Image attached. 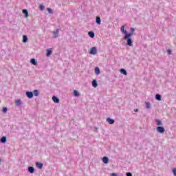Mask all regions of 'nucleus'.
<instances>
[{
	"mask_svg": "<svg viewBox=\"0 0 176 176\" xmlns=\"http://www.w3.org/2000/svg\"><path fill=\"white\" fill-rule=\"evenodd\" d=\"M22 13L25 14V18L28 17V10H27V9L23 10Z\"/></svg>",
	"mask_w": 176,
	"mask_h": 176,
	"instance_id": "obj_15",
	"label": "nucleus"
},
{
	"mask_svg": "<svg viewBox=\"0 0 176 176\" xmlns=\"http://www.w3.org/2000/svg\"><path fill=\"white\" fill-rule=\"evenodd\" d=\"M52 55V50H47V57H50V56Z\"/></svg>",
	"mask_w": 176,
	"mask_h": 176,
	"instance_id": "obj_23",
	"label": "nucleus"
},
{
	"mask_svg": "<svg viewBox=\"0 0 176 176\" xmlns=\"http://www.w3.org/2000/svg\"><path fill=\"white\" fill-rule=\"evenodd\" d=\"M47 10L50 14H53L54 13L52 8H47Z\"/></svg>",
	"mask_w": 176,
	"mask_h": 176,
	"instance_id": "obj_25",
	"label": "nucleus"
},
{
	"mask_svg": "<svg viewBox=\"0 0 176 176\" xmlns=\"http://www.w3.org/2000/svg\"><path fill=\"white\" fill-rule=\"evenodd\" d=\"M28 41V37H27L26 35H23V43H27Z\"/></svg>",
	"mask_w": 176,
	"mask_h": 176,
	"instance_id": "obj_16",
	"label": "nucleus"
},
{
	"mask_svg": "<svg viewBox=\"0 0 176 176\" xmlns=\"http://www.w3.org/2000/svg\"><path fill=\"white\" fill-rule=\"evenodd\" d=\"M155 123L157 126H163V122L160 120H155Z\"/></svg>",
	"mask_w": 176,
	"mask_h": 176,
	"instance_id": "obj_18",
	"label": "nucleus"
},
{
	"mask_svg": "<svg viewBox=\"0 0 176 176\" xmlns=\"http://www.w3.org/2000/svg\"><path fill=\"white\" fill-rule=\"evenodd\" d=\"M7 139H6V136H3L1 139H0V142H1V144H5L6 143Z\"/></svg>",
	"mask_w": 176,
	"mask_h": 176,
	"instance_id": "obj_11",
	"label": "nucleus"
},
{
	"mask_svg": "<svg viewBox=\"0 0 176 176\" xmlns=\"http://www.w3.org/2000/svg\"><path fill=\"white\" fill-rule=\"evenodd\" d=\"M120 31L122 34L124 35V38L126 41V45L130 47L133 46V39L131 38L132 36L131 34H129L127 32V30H124V25H122L120 28Z\"/></svg>",
	"mask_w": 176,
	"mask_h": 176,
	"instance_id": "obj_1",
	"label": "nucleus"
},
{
	"mask_svg": "<svg viewBox=\"0 0 176 176\" xmlns=\"http://www.w3.org/2000/svg\"><path fill=\"white\" fill-rule=\"evenodd\" d=\"M95 74L96 75H100V68H98V67L95 68Z\"/></svg>",
	"mask_w": 176,
	"mask_h": 176,
	"instance_id": "obj_21",
	"label": "nucleus"
},
{
	"mask_svg": "<svg viewBox=\"0 0 176 176\" xmlns=\"http://www.w3.org/2000/svg\"><path fill=\"white\" fill-rule=\"evenodd\" d=\"M88 35L89 36H90V38H94L95 36L94 33L93 32H89Z\"/></svg>",
	"mask_w": 176,
	"mask_h": 176,
	"instance_id": "obj_24",
	"label": "nucleus"
},
{
	"mask_svg": "<svg viewBox=\"0 0 176 176\" xmlns=\"http://www.w3.org/2000/svg\"><path fill=\"white\" fill-rule=\"evenodd\" d=\"M89 54H93V55L97 54V48L96 47H93L92 48H91Z\"/></svg>",
	"mask_w": 176,
	"mask_h": 176,
	"instance_id": "obj_3",
	"label": "nucleus"
},
{
	"mask_svg": "<svg viewBox=\"0 0 176 176\" xmlns=\"http://www.w3.org/2000/svg\"><path fill=\"white\" fill-rule=\"evenodd\" d=\"M173 173L175 176H176V168L173 169Z\"/></svg>",
	"mask_w": 176,
	"mask_h": 176,
	"instance_id": "obj_33",
	"label": "nucleus"
},
{
	"mask_svg": "<svg viewBox=\"0 0 176 176\" xmlns=\"http://www.w3.org/2000/svg\"><path fill=\"white\" fill-rule=\"evenodd\" d=\"M30 63L32 64V65H37L38 64V62L35 60V58H32L30 60Z\"/></svg>",
	"mask_w": 176,
	"mask_h": 176,
	"instance_id": "obj_14",
	"label": "nucleus"
},
{
	"mask_svg": "<svg viewBox=\"0 0 176 176\" xmlns=\"http://www.w3.org/2000/svg\"><path fill=\"white\" fill-rule=\"evenodd\" d=\"M15 104H16V105H17L18 107H20V105H21V100H16V101H15Z\"/></svg>",
	"mask_w": 176,
	"mask_h": 176,
	"instance_id": "obj_26",
	"label": "nucleus"
},
{
	"mask_svg": "<svg viewBox=\"0 0 176 176\" xmlns=\"http://www.w3.org/2000/svg\"><path fill=\"white\" fill-rule=\"evenodd\" d=\"M33 94L34 96H35V97H38L39 96V91H38V89L34 90Z\"/></svg>",
	"mask_w": 176,
	"mask_h": 176,
	"instance_id": "obj_19",
	"label": "nucleus"
},
{
	"mask_svg": "<svg viewBox=\"0 0 176 176\" xmlns=\"http://www.w3.org/2000/svg\"><path fill=\"white\" fill-rule=\"evenodd\" d=\"M25 94L28 98H32L34 97V93L32 91H26Z\"/></svg>",
	"mask_w": 176,
	"mask_h": 176,
	"instance_id": "obj_4",
	"label": "nucleus"
},
{
	"mask_svg": "<svg viewBox=\"0 0 176 176\" xmlns=\"http://www.w3.org/2000/svg\"><path fill=\"white\" fill-rule=\"evenodd\" d=\"M107 122H108L109 124H113V123H115V120L108 118Z\"/></svg>",
	"mask_w": 176,
	"mask_h": 176,
	"instance_id": "obj_10",
	"label": "nucleus"
},
{
	"mask_svg": "<svg viewBox=\"0 0 176 176\" xmlns=\"http://www.w3.org/2000/svg\"><path fill=\"white\" fill-rule=\"evenodd\" d=\"M146 107L147 109H151V103L148 102H146Z\"/></svg>",
	"mask_w": 176,
	"mask_h": 176,
	"instance_id": "obj_27",
	"label": "nucleus"
},
{
	"mask_svg": "<svg viewBox=\"0 0 176 176\" xmlns=\"http://www.w3.org/2000/svg\"><path fill=\"white\" fill-rule=\"evenodd\" d=\"M126 176H133V174H132L131 173H130V172H127V173H126Z\"/></svg>",
	"mask_w": 176,
	"mask_h": 176,
	"instance_id": "obj_32",
	"label": "nucleus"
},
{
	"mask_svg": "<svg viewBox=\"0 0 176 176\" xmlns=\"http://www.w3.org/2000/svg\"><path fill=\"white\" fill-rule=\"evenodd\" d=\"M96 23H98V25H100V24H101V18H100V16H96Z\"/></svg>",
	"mask_w": 176,
	"mask_h": 176,
	"instance_id": "obj_20",
	"label": "nucleus"
},
{
	"mask_svg": "<svg viewBox=\"0 0 176 176\" xmlns=\"http://www.w3.org/2000/svg\"><path fill=\"white\" fill-rule=\"evenodd\" d=\"M28 171L30 173V174H34V173H35V168L33 166H29L28 168Z\"/></svg>",
	"mask_w": 176,
	"mask_h": 176,
	"instance_id": "obj_6",
	"label": "nucleus"
},
{
	"mask_svg": "<svg viewBox=\"0 0 176 176\" xmlns=\"http://www.w3.org/2000/svg\"><path fill=\"white\" fill-rule=\"evenodd\" d=\"M92 86L93 87H97V86H98V83H97V80H93Z\"/></svg>",
	"mask_w": 176,
	"mask_h": 176,
	"instance_id": "obj_17",
	"label": "nucleus"
},
{
	"mask_svg": "<svg viewBox=\"0 0 176 176\" xmlns=\"http://www.w3.org/2000/svg\"><path fill=\"white\" fill-rule=\"evenodd\" d=\"M59 32L60 29H56V30L53 32L54 38H58Z\"/></svg>",
	"mask_w": 176,
	"mask_h": 176,
	"instance_id": "obj_5",
	"label": "nucleus"
},
{
	"mask_svg": "<svg viewBox=\"0 0 176 176\" xmlns=\"http://www.w3.org/2000/svg\"><path fill=\"white\" fill-rule=\"evenodd\" d=\"M167 52H168V54H169V55L173 54V52L171 51V50L168 49V50H167Z\"/></svg>",
	"mask_w": 176,
	"mask_h": 176,
	"instance_id": "obj_30",
	"label": "nucleus"
},
{
	"mask_svg": "<svg viewBox=\"0 0 176 176\" xmlns=\"http://www.w3.org/2000/svg\"><path fill=\"white\" fill-rule=\"evenodd\" d=\"M134 111H135V112H138V109H134Z\"/></svg>",
	"mask_w": 176,
	"mask_h": 176,
	"instance_id": "obj_35",
	"label": "nucleus"
},
{
	"mask_svg": "<svg viewBox=\"0 0 176 176\" xmlns=\"http://www.w3.org/2000/svg\"><path fill=\"white\" fill-rule=\"evenodd\" d=\"M111 176H118V173H111Z\"/></svg>",
	"mask_w": 176,
	"mask_h": 176,
	"instance_id": "obj_34",
	"label": "nucleus"
},
{
	"mask_svg": "<svg viewBox=\"0 0 176 176\" xmlns=\"http://www.w3.org/2000/svg\"><path fill=\"white\" fill-rule=\"evenodd\" d=\"M52 100L54 101V102H55V104H58V102H60V99L54 96H52Z\"/></svg>",
	"mask_w": 176,
	"mask_h": 176,
	"instance_id": "obj_8",
	"label": "nucleus"
},
{
	"mask_svg": "<svg viewBox=\"0 0 176 176\" xmlns=\"http://www.w3.org/2000/svg\"><path fill=\"white\" fill-rule=\"evenodd\" d=\"M120 72H121L122 75H127V72L124 69H120Z\"/></svg>",
	"mask_w": 176,
	"mask_h": 176,
	"instance_id": "obj_22",
	"label": "nucleus"
},
{
	"mask_svg": "<svg viewBox=\"0 0 176 176\" xmlns=\"http://www.w3.org/2000/svg\"><path fill=\"white\" fill-rule=\"evenodd\" d=\"M36 166L41 170L43 168V164L41 162H36Z\"/></svg>",
	"mask_w": 176,
	"mask_h": 176,
	"instance_id": "obj_9",
	"label": "nucleus"
},
{
	"mask_svg": "<svg viewBox=\"0 0 176 176\" xmlns=\"http://www.w3.org/2000/svg\"><path fill=\"white\" fill-rule=\"evenodd\" d=\"M157 133H160V134H163V133H164V131H166V129L163 126H157Z\"/></svg>",
	"mask_w": 176,
	"mask_h": 176,
	"instance_id": "obj_2",
	"label": "nucleus"
},
{
	"mask_svg": "<svg viewBox=\"0 0 176 176\" xmlns=\"http://www.w3.org/2000/svg\"><path fill=\"white\" fill-rule=\"evenodd\" d=\"M155 100H157V101H162V96L159 94H157L155 95Z\"/></svg>",
	"mask_w": 176,
	"mask_h": 176,
	"instance_id": "obj_12",
	"label": "nucleus"
},
{
	"mask_svg": "<svg viewBox=\"0 0 176 176\" xmlns=\"http://www.w3.org/2000/svg\"><path fill=\"white\" fill-rule=\"evenodd\" d=\"M130 31L131 32L128 34H130L131 36H133L134 35V32H135V29H134V28H131Z\"/></svg>",
	"mask_w": 176,
	"mask_h": 176,
	"instance_id": "obj_13",
	"label": "nucleus"
},
{
	"mask_svg": "<svg viewBox=\"0 0 176 176\" xmlns=\"http://www.w3.org/2000/svg\"><path fill=\"white\" fill-rule=\"evenodd\" d=\"M103 163H104V164H108L109 162V158H108V157H103L102 159Z\"/></svg>",
	"mask_w": 176,
	"mask_h": 176,
	"instance_id": "obj_7",
	"label": "nucleus"
},
{
	"mask_svg": "<svg viewBox=\"0 0 176 176\" xmlns=\"http://www.w3.org/2000/svg\"><path fill=\"white\" fill-rule=\"evenodd\" d=\"M74 96H75V97H78L79 96L78 91H76V90L74 91Z\"/></svg>",
	"mask_w": 176,
	"mask_h": 176,
	"instance_id": "obj_28",
	"label": "nucleus"
},
{
	"mask_svg": "<svg viewBox=\"0 0 176 176\" xmlns=\"http://www.w3.org/2000/svg\"><path fill=\"white\" fill-rule=\"evenodd\" d=\"M3 112L4 113H6V112H8V108H6V107L3 108Z\"/></svg>",
	"mask_w": 176,
	"mask_h": 176,
	"instance_id": "obj_31",
	"label": "nucleus"
},
{
	"mask_svg": "<svg viewBox=\"0 0 176 176\" xmlns=\"http://www.w3.org/2000/svg\"><path fill=\"white\" fill-rule=\"evenodd\" d=\"M40 10H45V6L43 5H40Z\"/></svg>",
	"mask_w": 176,
	"mask_h": 176,
	"instance_id": "obj_29",
	"label": "nucleus"
}]
</instances>
